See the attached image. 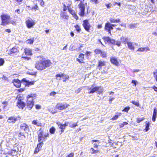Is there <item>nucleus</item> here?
Segmentation results:
<instances>
[{
	"instance_id": "nucleus-3",
	"label": "nucleus",
	"mask_w": 157,
	"mask_h": 157,
	"mask_svg": "<svg viewBox=\"0 0 157 157\" xmlns=\"http://www.w3.org/2000/svg\"><path fill=\"white\" fill-rule=\"evenodd\" d=\"M2 22L1 25H6L9 23L10 16L9 15L5 14H2L1 16Z\"/></svg>"
},
{
	"instance_id": "nucleus-53",
	"label": "nucleus",
	"mask_w": 157,
	"mask_h": 157,
	"mask_svg": "<svg viewBox=\"0 0 157 157\" xmlns=\"http://www.w3.org/2000/svg\"><path fill=\"white\" fill-rule=\"evenodd\" d=\"M18 136L19 137H20L21 136H23L25 138H26V137L24 135V133L23 132H20Z\"/></svg>"
},
{
	"instance_id": "nucleus-37",
	"label": "nucleus",
	"mask_w": 157,
	"mask_h": 157,
	"mask_svg": "<svg viewBox=\"0 0 157 157\" xmlns=\"http://www.w3.org/2000/svg\"><path fill=\"white\" fill-rule=\"evenodd\" d=\"M136 27V24H130L129 25L128 28L130 29H134Z\"/></svg>"
},
{
	"instance_id": "nucleus-64",
	"label": "nucleus",
	"mask_w": 157,
	"mask_h": 157,
	"mask_svg": "<svg viewBox=\"0 0 157 157\" xmlns=\"http://www.w3.org/2000/svg\"><path fill=\"white\" fill-rule=\"evenodd\" d=\"M152 34L157 36V29H156L155 32H153Z\"/></svg>"
},
{
	"instance_id": "nucleus-20",
	"label": "nucleus",
	"mask_w": 157,
	"mask_h": 157,
	"mask_svg": "<svg viewBox=\"0 0 157 157\" xmlns=\"http://www.w3.org/2000/svg\"><path fill=\"white\" fill-rule=\"evenodd\" d=\"M20 118L19 117L12 116L10 117V122L14 123L17 120H19Z\"/></svg>"
},
{
	"instance_id": "nucleus-12",
	"label": "nucleus",
	"mask_w": 157,
	"mask_h": 157,
	"mask_svg": "<svg viewBox=\"0 0 157 157\" xmlns=\"http://www.w3.org/2000/svg\"><path fill=\"white\" fill-rule=\"evenodd\" d=\"M20 128L22 130L27 133L29 131V126L25 123H23L21 124L20 126Z\"/></svg>"
},
{
	"instance_id": "nucleus-49",
	"label": "nucleus",
	"mask_w": 157,
	"mask_h": 157,
	"mask_svg": "<svg viewBox=\"0 0 157 157\" xmlns=\"http://www.w3.org/2000/svg\"><path fill=\"white\" fill-rule=\"evenodd\" d=\"M4 63V60L2 58H0V66L3 65V64Z\"/></svg>"
},
{
	"instance_id": "nucleus-29",
	"label": "nucleus",
	"mask_w": 157,
	"mask_h": 157,
	"mask_svg": "<svg viewBox=\"0 0 157 157\" xmlns=\"http://www.w3.org/2000/svg\"><path fill=\"white\" fill-rule=\"evenodd\" d=\"M49 132L51 134H54L56 131V129L54 127H51L49 130Z\"/></svg>"
},
{
	"instance_id": "nucleus-30",
	"label": "nucleus",
	"mask_w": 157,
	"mask_h": 157,
	"mask_svg": "<svg viewBox=\"0 0 157 157\" xmlns=\"http://www.w3.org/2000/svg\"><path fill=\"white\" fill-rule=\"evenodd\" d=\"M121 114L120 113H117L111 119L112 120H116L119 116H121Z\"/></svg>"
},
{
	"instance_id": "nucleus-7",
	"label": "nucleus",
	"mask_w": 157,
	"mask_h": 157,
	"mask_svg": "<svg viewBox=\"0 0 157 157\" xmlns=\"http://www.w3.org/2000/svg\"><path fill=\"white\" fill-rule=\"evenodd\" d=\"M116 26L115 24H111L109 22H107L105 25V30L111 34V31L113 29V27Z\"/></svg>"
},
{
	"instance_id": "nucleus-59",
	"label": "nucleus",
	"mask_w": 157,
	"mask_h": 157,
	"mask_svg": "<svg viewBox=\"0 0 157 157\" xmlns=\"http://www.w3.org/2000/svg\"><path fill=\"white\" fill-rule=\"evenodd\" d=\"M24 88H21L19 89H18L17 90L19 92H22L24 91Z\"/></svg>"
},
{
	"instance_id": "nucleus-13",
	"label": "nucleus",
	"mask_w": 157,
	"mask_h": 157,
	"mask_svg": "<svg viewBox=\"0 0 157 157\" xmlns=\"http://www.w3.org/2000/svg\"><path fill=\"white\" fill-rule=\"evenodd\" d=\"M93 85L91 87L88 88V89L90 90V91L88 92L89 94H93L95 92L98 90L100 88V86H95L93 87Z\"/></svg>"
},
{
	"instance_id": "nucleus-55",
	"label": "nucleus",
	"mask_w": 157,
	"mask_h": 157,
	"mask_svg": "<svg viewBox=\"0 0 157 157\" xmlns=\"http://www.w3.org/2000/svg\"><path fill=\"white\" fill-rule=\"evenodd\" d=\"M35 108L36 109H39L41 108V106L39 105H36L35 106Z\"/></svg>"
},
{
	"instance_id": "nucleus-16",
	"label": "nucleus",
	"mask_w": 157,
	"mask_h": 157,
	"mask_svg": "<svg viewBox=\"0 0 157 157\" xmlns=\"http://www.w3.org/2000/svg\"><path fill=\"white\" fill-rule=\"evenodd\" d=\"M78 122L76 123L73 122H66V125L69 126V127L71 128H75L78 126L77 124Z\"/></svg>"
},
{
	"instance_id": "nucleus-35",
	"label": "nucleus",
	"mask_w": 157,
	"mask_h": 157,
	"mask_svg": "<svg viewBox=\"0 0 157 157\" xmlns=\"http://www.w3.org/2000/svg\"><path fill=\"white\" fill-rule=\"evenodd\" d=\"M39 7L37 4L35 5L34 6L32 7L31 8V10H38Z\"/></svg>"
},
{
	"instance_id": "nucleus-1",
	"label": "nucleus",
	"mask_w": 157,
	"mask_h": 157,
	"mask_svg": "<svg viewBox=\"0 0 157 157\" xmlns=\"http://www.w3.org/2000/svg\"><path fill=\"white\" fill-rule=\"evenodd\" d=\"M52 64L50 60L45 59L36 61L35 64V68L38 70L42 71L50 67Z\"/></svg>"
},
{
	"instance_id": "nucleus-15",
	"label": "nucleus",
	"mask_w": 157,
	"mask_h": 157,
	"mask_svg": "<svg viewBox=\"0 0 157 157\" xmlns=\"http://www.w3.org/2000/svg\"><path fill=\"white\" fill-rule=\"evenodd\" d=\"M17 105L19 108L23 109L25 106V104L21 100H19L17 102Z\"/></svg>"
},
{
	"instance_id": "nucleus-52",
	"label": "nucleus",
	"mask_w": 157,
	"mask_h": 157,
	"mask_svg": "<svg viewBox=\"0 0 157 157\" xmlns=\"http://www.w3.org/2000/svg\"><path fill=\"white\" fill-rule=\"evenodd\" d=\"M39 2H40V5L41 6H42L44 4V2L43 0H37Z\"/></svg>"
},
{
	"instance_id": "nucleus-48",
	"label": "nucleus",
	"mask_w": 157,
	"mask_h": 157,
	"mask_svg": "<svg viewBox=\"0 0 157 157\" xmlns=\"http://www.w3.org/2000/svg\"><path fill=\"white\" fill-rule=\"evenodd\" d=\"M100 54L103 58L105 57L106 56V53L105 52L101 51V53Z\"/></svg>"
},
{
	"instance_id": "nucleus-43",
	"label": "nucleus",
	"mask_w": 157,
	"mask_h": 157,
	"mask_svg": "<svg viewBox=\"0 0 157 157\" xmlns=\"http://www.w3.org/2000/svg\"><path fill=\"white\" fill-rule=\"evenodd\" d=\"M97 54H100L101 53V50L99 49H96L94 51Z\"/></svg>"
},
{
	"instance_id": "nucleus-36",
	"label": "nucleus",
	"mask_w": 157,
	"mask_h": 157,
	"mask_svg": "<svg viewBox=\"0 0 157 157\" xmlns=\"http://www.w3.org/2000/svg\"><path fill=\"white\" fill-rule=\"evenodd\" d=\"M17 52V49L15 48H13L10 49V54L13 53H16Z\"/></svg>"
},
{
	"instance_id": "nucleus-63",
	"label": "nucleus",
	"mask_w": 157,
	"mask_h": 157,
	"mask_svg": "<svg viewBox=\"0 0 157 157\" xmlns=\"http://www.w3.org/2000/svg\"><path fill=\"white\" fill-rule=\"evenodd\" d=\"M152 88L154 89L155 91H157V87H156L155 86H153L152 87Z\"/></svg>"
},
{
	"instance_id": "nucleus-42",
	"label": "nucleus",
	"mask_w": 157,
	"mask_h": 157,
	"mask_svg": "<svg viewBox=\"0 0 157 157\" xmlns=\"http://www.w3.org/2000/svg\"><path fill=\"white\" fill-rule=\"evenodd\" d=\"M132 104H134V105L137 106H139V104L138 102H136L134 101H132L131 102Z\"/></svg>"
},
{
	"instance_id": "nucleus-10",
	"label": "nucleus",
	"mask_w": 157,
	"mask_h": 157,
	"mask_svg": "<svg viewBox=\"0 0 157 157\" xmlns=\"http://www.w3.org/2000/svg\"><path fill=\"white\" fill-rule=\"evenodd\" d=\"M82 25L86 31H89L91 25L89 22L88 20H84L83 21Z\"/></svg>"
},
{
	"instance_id": "nucleus-5",
	"label": "nucleus",
	"mask_w": 157,
	"mask_h": 157,
	"mask_svg": "<svg viewBox=\"0 0 157 157\" xmlns=\"http://www.w3.org/2000/svg\"><path fill=\"white\" fill-rule=\"evenodd\" d=\"M46 138L44 137L43 130L41 128L39 130L38 132V141L39 142H43L45 141Z\"/></svg>"
},
{
	"instance_id": "nucleus-34",
	"label": "nucleus",
	"mask_w": 157,
	"mask_h": 157,
	"mask_svg": "<svg viewBox=\"0 0 157 157\" xmlns=\"http://www.w3.org/2000/svg\"><path fill=\"white\" fill-rule=\"evenodd\" d=\"M153 77L155 78L156 82L157 81V70H155L153 72Z\"/></svg>"
},
{
	"instance_id": "nucleus-46",
	"label": "nucleus",
	"mask_w": 157,
	"mask_h": 157,
	"mask_svg": "<svg viewBox=\"0 0 157 157\" xmlns=\"http://www.w3.org/2000/svg\"><path fill=\"white\" fill-rule=\"evenodd\" d=\"M32 124L34 125H36L37 126H38L39 125L38 124L37 121L36 120H34L32 122Z\"/></svg>"
},
{
	"instance_id": "nucleus-54",
	"label": "nucleus",
	"mask_w": 157,
	"mask_h": 157,
	"mask_svg": "<svg viewBox=\"0 0 157 157\" xmlns=\"http://www.w3.org/2000/svg\"><path fill=\"white\" fill-rule=\"evenodd\" d=\"M56 94V93L55 92L53 91V92H51L50 93V96H54Z\"/></svg>"
},
{
	"instance_id": "nucleus-9",
	"label": "nucleus",
	"mask_w": 157,
	"mask_h": 157,
	"mask_svg": "<svg viewBox=\"0 0 157 157\" xmlns=\"http://www.w3.org/2000/svg\"><path fill=\"white\" fill-rule=\"evenodd\" d=\"M78 6L80 9V12L79 13V15L81 17L83 16L84 15L85 9L84 5L82 3H80L78 5Z\"/></svg>"
},
{
	"instance_id": "nucleus-6",
	"label": "nucleus",
	"mask_w": 157,
	"mask_h": 157,
	"mask_svg": "<svg viewBox=\"0 0 157 157\" xmlns=\"http://www.w3.org/2000/svg\"><path fill=\"white\" fill-rule=\"evenodd\" d=\"M56 79L57 80H59L62 78L63 79V81L65 82L66 80L69 78V76L67 75H66L61 73L57 74L56 75Z\"/></svg>"
},
{
	"instance_id": "nucleus-45",
	"label": "nucleus",
	"mask_w": 157,
	"mask_h": 157,
	"mask_svg": "<svg viewBox=\"0 0 157 157\" xmlns=\"http://www.w3.org/2000/svg\"><path fill=\"white\" fill-rule=\"evenodd\" d=\"M84 87H81L80 88H78V89L76 90L75 91V93H78L80 92L81 91V90Z\"/></svg>"
},
{
	"instance_id": "nucleus-39",
	"label": "nucleus",
	"mask_w": 157,
	"mask_h": 157,
	"mask_svg": "<svg viewBox=\"0 0 157 157\" xmlns=\"http://www.w3.org/2000/svg\"><path fill=\"white\" fill-rule=\"evenodd\" d=\"M75 27L76 29V31L78 32H80L81 30L80 27L78 25H76L75 26Z\"/></svg>"
},
{
	"instance_id": "nucleus-23",
	"label": "nucleus",
	"mask_w": 157,
	"mask_h": 157,
	"mask_svg": "<svg viewBox=\"0 0 157 157\" xmlns=\"http://www.w3.org/2000/svg\"><path fill=\"white\" fill-rule=\"evenodd\" d=\"M127 44L128 48L131 50H134V47L132 44V43L131 42H127Z\"/></svg>"
},
{
	"instance_id": "nucleus-21",
	"label": "nucleus",
	"mask_w": 157,
	"mask_h": 157,
	"mask_svg": "<svg viewBox=\"0 0 157 157\" xmlns=\"http://www.w3.org/2000/svg\"><path fill=\"white\" fill-rule=\"evenodd\" d=\"M68 10L70 13L73 16L74 18L76 20H77L78 19V17L75 13L74 11L71 9H69Z\"/></svg>"
},
{
	"instance_id": "nucleus-38",
	"label": "nucleus",
	"mask_w": 157,
	"mask_h": 157,
	"mask_svg": "<svg viewBox=\"0 0 157 157\" xmlns=\"http://www.w3.org/2000/svg\"><path fill=\"white\" fill-rule=\"evenodd\" d=\"M150 124V123L149 122H148L147 123H146L145 126V132H147L149 129V127Z\"/></svg>"
},
{
	"instance_id": "nucleus-40",
	"label": "nucleus",
	"mask_w": 157,
	"mask_h": 157,
	"mask_svg": "<svg viewBox=\"0 0 157 157\" xmlns=\"http://www.w3.org/2000/svg\"><path fill=\"white\" fill-rule=\"evenodd\" d=\"M40 143L37 145V148L41 149L42 146L43 145L44 143L43 142H39Z\"/></svg>"
},
{
	"instance_id": "nucleus-47",
	"label": "nucleus",
	"mask_w": 157,
	"mask_h": 157,
	"mask_svg": "<svg viewBox=\"0 0 157 157\" xmlns=\"http://www.w3.org/2000/svg\"><path fill=\"white\" fill-rule=\"evenodd\" d=\"M144 120L143 118H138L137 119L136 122L137 123H139Z\"/></svg>"
},
{
	"instance_id": "nucleus-31",
	"label": "nucleus",
	"mask_w": 157,
	"mask_h": 157,
	"mask_svg": "<svg viewBox=\"0 0 157 157\" xmlns=\"http://www.w3.org/2000/svg\"><path fill=\"white\" fill-rule=\"evenodd\" d=\"M34 38H32L27 40L26 41V43L30 44H33L34 41Z\"/></svg>"
},
{
	"instance_id": "nucleus-33",
	"label": "nucleus",
	"mask_w": 157,
	"mask_h": 157,
	"mask_svg": "<svg viewBox=\"0 0 157 157\" xmlns=\"http://www.w3.org/2000/svg\"><path fill=\"white\" fill-rule=\"evenodd\" d=\"M34 84V82L33 81H27L25 83V85L29 86L33 85Z\"/></svg>"
},
{
	"instance_id": "nucleus-32",
	"label": "nucleus",
	"mask_w": 157,
	"mask_h": 157,
	"mask_svg": "<svg viewBox=\"0 0 157 157\" xmlns=\"http://www.w3.org/2000/svg\"><path fill=\"white\" fill-rule=\"evenodd\" d=\"M91 153L92 154H94L98 153L99 151L98 150H95L93 148H91L90 149Z\"/></svg>"
},
{
	"instance_id": "nucleus-14",
	"label": "nucleus",
	"mask_w": 157,
	"mask_h": 157,
	"mask_svg": "<svg viewBox=\"0 0 157 157\" xmlns=\"http://www.w3.org/2000/svg\"><path fill=\"white\" fill-rule=\"evenodd\" d=\"M13 82L14 85L17 88H19L21 86V82L18 79H14Z\"/></svg>"
},
{
	"instance_id": "nucleus-22",
	"label": "nucleus",
	"mask_w": 157,
	"mask_h": 157,
	"mask_svg": "<svg viewBox=\"0 0 157 157\" xmlns=\"http://www.w3.org/2000/svg\"><path fill=\"white\" fill-rule=\"evenodd\" d=\"M60 16L62 18V19H65L67 20L68 18V16L65 12H62L60 14Z\"/></svg>"
},
{
	"instance_id": "nucleus-25",
	"label": "nucleus",
	"mask_w": 157,
	"mask_h": 157,
	"mask_svg": "<svg viewBox=\"0 0 157 157\" xmlns=\"http://www.w3.org/2000/svg\"><path fill=\"white\" fill-rule=\"evenodd\" d=\"M92 142V143L93 144L94 142H97L98 143H95L93 144L94 145V147L95 148H97L98 146L99 143V141L98 140H92L91 141Z\"/></svg>"
},
{
	"instance_id": "nucleus-2",
	"label": "nucleus",
	"mask_w": 157,
	"mask_h": 157,
	"mask_svg": "<svg viewBox=\"0 0 157 157\" xmlns=\"http://www.w3.org/2000/svg\"><path fill=\"white\" fill-rule=\"evenodd\" d=\"M36 96L35 94H32L28 95L27 97V108L29 110H30L34 105V102L33 100Z\"/></svg>"
},
{
	"instance_id": "nucleus-56",
	"label": "nucleus",
	"mask_w": 157,
	"mask_h": 157,
	"mask_svg": "<svg viewBox=\"0 0 157 157\" xmlns=\"http://www.w3.org/2000/svg\"><path fill=\"white\" fill-rule=\"evenodd\" d=\"M137 82L135 80H132V83L135 85V86L136 85V84Z\"/></svg>"
},
{
	"instance_id": "nucleus-4",
	"label": "nucleus",
	"mask_w": 157,
	"mask_h": 157,
	"mask_svg": "<svg viewBox=\"0 0 157 157\" xmlns=\"http://www.w3.org/2000/svg\"><path fill=\"white\" fill-rule=\"evenodd\" d=\"M104 40L105 42L113 44L116 45L118 46L121 45V42L120 41H116L114 40L111 39L109 37H106L104 38Z\"/></svg>"
},
{
	"instance_id": "nucleus-8",
	"label": "nucleus",
	"mask_w": 157,
	"mask_h": 157,
	"mask_svg": "<svg viewBox=\"0 0 157 157\" xmlns=\"http://www.w3.org/2000/svg\"><path fill=\"white\" fill-rule=\"evenodd\" d=\"M69 105L67 103H57L56 107L58 109L63 110L67 108Z\"/></svg>"
},
{
	"instance_id": "nucleus-26",
	"label": "nucleus",
	"mask_w": 157,
	"mask_h": 157,
	"mask_svg": "<svg viewBox=\"0 0 157 157\" xmlns=\"http://www.w3.org/2000/svg\"><path fill=\"white\" fill-rule=\"evenodd\" d=\"M105 63L104 61L101 60L98 61V67L101 68L102 67L105 66Z\"/></svg>"
},
{
	"instance_id": "nucleus-61",
	"label": "nucleus",
	"mask_w": 157,
	"mask_h": 157,
	"mask_svg": "<svg viewBox=\"0 0 157 157\" xmlns=\"http://www.w3.org/2000/svg\"><path fill=\"white\" fill-rule=\"evenodd\" d=\"M114 99V98H113V97H110L109 98V103H111V102H112V101Z\"/></svg>"
},
{
	"instance_id": "nucleus-60",
	"label": "nucleus",
	"mask_w": 157,
	"mask_h": 157,
	"mask_svg": "<svg viewBox=\"0 0 157 157\" xmlns=\"http://www.w3.org/2000/svg\"><path fill=\"white\" fill-rule=\"evenodd\" d=\"M110 3L106 4H105V6L108 9H109L110 8Z\"/></svg>"
},
{
	"instance_id": "nucleus-58",
	"label": "nucleus",
	"mask_w": 157,
	"mask_h": 157,
	"mask_svg": "<svg viewBox=\"0 0 157 157\" xmlns=\"http://www.w3.org/2000/svg\"><path fill=\"white\" fill-rule=\"evenodd\" d=\"M140 71V70L139 69H134L132 71V72L133 73H134L136 72H138Z\"/></svg>"
},
{
	"instance_id": "nucleus-19",
	"label": "nucleus",
	"mask_w": 157,
	"mask_h": 157,
	"mask_svg": "<svg viewBox=\"0 0 157 157\" xmlns=\"http://www.w3.org/2000/svg\"><path fill=\"white\" fill-rule=\"evenodd\" d=\"M150 49L148 47H144V48H139L137 51H139L140 52H147L148 51H150Z\"/></svg>"
},
{
	"instance_id": "nucleus-50",
	"label": "nucleus",
	"mask_w": 157,
	"mask_h": 157,
	"mask_svg": "<svg viewBox=\"0 0 157 157\" xmlns=\"http://www.w3.org/2000/svg\"><path fill=\"white\" fill-rule=\"evenodd\" d=\"M40 150V149L37 148V147H36V148L35 149V150L34 151V154L37 153Z\"/></svg>"
},
{
	"instance_id": "nucleus-11",
	"label": "nucleus",
	"mask_w": 157,
	"mask_h": 157,
	"mask_svg": "<svg viewBox=\"0 0 157 157\" xmlns=\"http://www.w3.org/2000/svg\"><path fill=\"white\" fill-rule=\"evenodd\" d=\"M25 23L27 27L28 28L33 27L35 24V22L32 19H28L26 21Z\"/></svg>"
},
{
	"instance_id": "nucleus-62",
	"label": "nucleus",
	"mask_w": 157,
	"mask_h": 157,
	"mask_svg": "<svg viewBox=\"0 0 157 157\" xmlns=\"http://www.w3.org/2000/svg\"><path fill=\"white\" fill-rule=\"evenodd\" d=\"M22 58H24L25 59H26L28 60H29L31 59V58H30V57H25V56H22Z\"/></svg>"
},
{
	"instance_id": "nucleus-17",
	"label": "nucleus",
	"mask_w": 157,
	"mask_h": 157,
	"mask_svg": "<svg viewBox=\"0 0 157 157\" xmlns=\"http://www.w3.org/2000/svg\"><path fill=\"white\" fill-rule=\"evenodd\" d=\"M111 63L117 66L118 65L119 63L116 58L113 57H111L110 59Z\"/></svg>"
},
{
	"instance_id": "nucleus-51",
	"label": "nucleus",
	"mask_w": 157,
	"mask_h": 157,
	"mask_svg": "<svg viewBox=\"0 0 157 157\" xmlns=\"http://www.w3.org/2000/svg\"><path fill=\"white\" fill-rule=\"evenodd\" d=\"M84 54H80L79 55V58H81L82 60V59H83L84 58Z\"/></svg>"
},
{
	"instance_id": "nucleus-27",
	"label": "nucleus",
	"mask_w": 157,
	"mask_h": 157,
	"mask_svg": "<svg viewBox=\"0 0 157 157\" xmlns=\"http://www.w3.org/2000/svg\"><path fill=\"white\" fill-rule=\"evenodd\" d=\"M109 21L111 23H118L120 21V19H115L113 18H111L109 19Z\"/></svg>"
},
{
	"instance_id": "nucleus-24",
	"label": "nucleus",
	"mask_w": 157,
	"mask_h": 157,
	"mask_svg": "<svg viewBox=\"0 0 157 157\" xmlns=\"http://www.w3.org/2000/svg\"><path fill=\"white\" fill-rule=\"evenodd\" d=\"M24 52L25 54L27 55L31 56L32 55L31 50L29 49H24Z\"/></svg>"
},
{
	"instance_id": "nucleus-44",
	"label": "nucleus",
	"mask_w": 157,
	"mask_h": 157,
	"mask_svg": "<svg viewBox=\"0 0 157 157\" xmlns=\"http://www.w3.org/2000/svg\"><path fill=\"white\" fill-rule=\"evenodd\" d=\"M130 109V107L129 106H127L123 109L122 111L128 112Z\"/></svg>"
},
{
	"instance_id": "nucleus-18",
	"label": "nucleus",
	"mask_w": 157,
	"mask_h": 157,
	"mask_svg": "<svg viewBox=\"0 0 157 157\" xmlns=\"http://www.w3.org/2000/svg\"><path fill=\"white\" fill-rule=\"evenodd\" d=\"M157 109L155 107L154 109V111L153 113V114L152 118V121L153 122H155V121L156 118L157 117Z\"/></svg>"
},
{
	"instance_id": "nucleus-28",
	"label": "nucleus",
	"mask_w": 157,
	"mask_h": 157,
	"mask_svg": "<svg viewBox=\"0 0 157 157\" xmlns=\"http://www.w3.org/2000/svg\"><path fill=\"white\" fill-rule=\"evenodd\" d=\"M121 40L125 44H127V42H128V38L127 37H124L122 36L121 38Z\"/></svg>"
},
{
	"instance_id": "nucleus-41",
	"label": "nucleus",
	"mask_w": 157,
	"mask_h": 157,
	"mask_svg": "<svg viewBox=\"0 0 157 157\" xmlns=\"http://www.w3.org/2000/svg\"><path fill=\"white\" fill-rule=\"evenodd\" d=\"M67 126L66 125V122H65L64 124H62L60 126L59 128L61 129H65L66 126Z\"/></svg>"
},
{
	"instance_id": "nucleus-57",
	"label": "nucleus",
	"mask_w": 157,
	"mask_h": 157,
	"mask_svg": "<svg viewBox=\"0 0 157 157\" xmlns=\"http://www.w3.org/2000/svg\"><path fill=\"white\" fill-rule=\"evenodd\" d=\"M74 154L73 153H71L68 155L66 157H73Z\"/></svg>"
}]
</instances>
